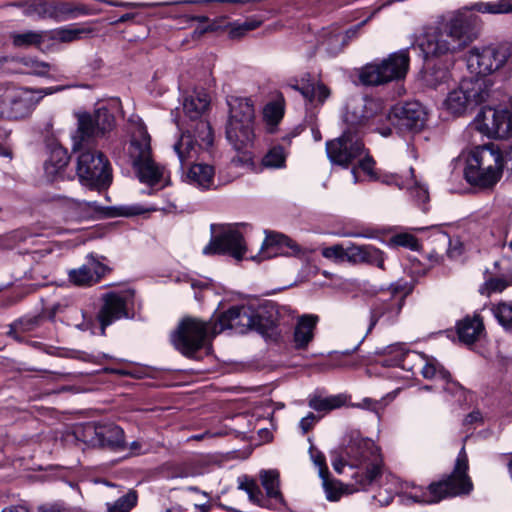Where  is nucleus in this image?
Segmentation results:
<instances>
[{
  "mask_svg": "<svg viewBox=\"0 0 512 512\" xmlns=\"http://www.w3.org/2000/svg\"><path fill=\"white\" fill-rule=\"evenodd\" d=\"M348 465L347 457H344V450L342 449L339 456L335 457L332 461V466L337 473H342L343 468Z\"/></svg>",
  "mask_w": 512,
  "mask_h": 512,
  "instance_id": "62",
  "label": "nucleus"
},
{
  "mask_svg": "<svg viewBox=\"0 0 512 512\" xmlns=\"http://www.w3.org/2000/svg\"><path fill=\"white\" fill-rule=\"evenodd\" d=\"M2 240L4 242L5 249H12L18 243L26 240L27 233L23 230H15L5 235H1Z\"/></svg>",
  "mask_w": 512,
  "mask_h": 512,
  "instance_id": "54",
  "label": "nucleus"
},
{
  "mask_svg": "<svg viewBox=\"0 0 512 512\" xmlns=\"http://www.w3.org/2000/svg\"><path fill=\"white\" fill-rule=\"evenodd\" d=\"M23 64L32 70V73L38 76L47 75L50 65L46 62L38 61L36 59H23Z\"/></svg>",
  "mask_w": 512,
  "mask_h": 512,
  "instance_id": "58",
  "label": "nucleus"
},
{
  "mask_svg": "<svg viewBox=\"0 0 512 512\" xmlns=\"http://www.w3.org/2000/svg\"><path fill=\"white\" fill-rule=\"evenodd\" d=\"M346 45V36L342 31H333L327 34L326 38L321 43V48L331 55H336L342 51Z\"/></svg>",
  "mask_w": 512,
  "mask_h": 512,
  "instance_id": "45",
  "label": "nucleus"
},
{
  "mask_svg": "<svg viewBox=\"0 0 512 512\" xmlns=\"http://www.w3.org/2000/svg\"><path fill=\"white\" fill-rule=\"evenodd\" d=\"M484 332V325L479 315L467 316L457 324V334L463 343L472 344L477 341Z\"/></svg>",
  "mask_w": 512,
  "mask_h": 512,
  "instance_id": "31",
  "label": "nucleus"
},
{
  "mask_svg": "<svg viewBox=\"0 0 512 512\" xmlns=\"http://www.w3.org/2000/svg\"><path fill=\"white\" fill-rule=\"evenodd\" d=\"M211 230L214 236L203 248L204 255L228 254L237 261L244 258L247 252L246 242L235 226L212 224Z\"/></svg>",
  "mask_w": 512,
  "mask_h": 512,
  "instance_id": "15",
  "label": "nucleus"
},
{
  "mask_svg": "<svg viewBox=\"0 0 512 512\" xmlns=\"http://www.w3.org/2000/svg\"><path fill=\"white\" fill-rule=\"evenodd\" d=\"M352 406L373 411L379 416V411L381 409V402L372 400L371 398H365L360 403L353 404Z\"/></svg>",
  "mask_w": 512,
  "mask_h": 512,
  "instance_id": "60",
  "label": "nucleus"
},
{
  "mask_svg": "<svg viewBox=\"0 0 512 512\" xmlns=\"http://www.w3.org/2000/svg\"><path fill=\"white\" fill-rule=\"evenodd\" d=\"M343 450L349 466L357 468L351 477L360 488L369 487L381 475L382 456L371 439L352 432Z\"/></svg>",
  "mask_w": 512,
  "mask_h": 512,
  "instance_id": "6",
  "label": "nucleus"
},
{
  "mask_svg": "<svg viewBox=\"0 0 512 512\" xmlns=\"http://www.w3.org/2000/svg\"><path fill=\"white\" fill-rule=\"evenodd\" d=\"M321 255L335 263L347 262V246L335 244L330 247H325L321 250Z\"/></svg>",
  "mask_w": 512,
  "mask_h": 512,
  "instance_id": "50",
  "label": "nucleus"
},
{
  "mask_svg": "<svg viewBox=\"0 0 512 512\" xmlns=\"http://www.w3.org/2000/svg\"><path fill=\"white\" fill-rule=\"evenodd\" d=\"M503 166V156L498 149L488 145L476 147L467 159L464 176L473 186L491 188L500 180Z\"/></svg>",
  "mask_w": 512,
  "mask_h": 512,
  "instance_id": "8",
  "label": "nucleus"
},
{
  "mask_svg": "<svg viewBox=\"0 0 512 512\" xmlns=\"http://www.w3.org/2000/svg\"><path fill=\"white\" fill-rule=\"evenodd\" d=\"M403 303L404 294L400 291L399 286L393 285L389 291L377 296L371 305L370 329L381 318L393 321L401 311Z\"/></svg>",
  "mask_w": 512,
  "mask_h": 512,
  "instance_id": "20",
  "label": "nucleus"
},
{
  "mask_svg": "<svg viewBox=\"0 0 512 512\" xmlns=\"http://www.w3.org/2000/svg\"><path fill=\"white\" fill-rule=\"evenodd\" d=\"M318 318L313 315H304L299 318L294 331V344L297 349H304L314 337V329Z\"/></svg>",
  "mask_w": 512,
  "mask_h": 512,
  "instance_id": "33",
  "label": "nucleus"
},
{
  "mask_svg": "<svg viewBox=\"0 0 512 512\" xmlns=\"http://www.w3.org/2000/svg\"><path fill=\"white\" fill-rule=\"evenodd\" d=\"M410 57L407 50L391 53L380 63L364 66L360 72V80L365 85H381L391 81H399L406 77L409 70Z\"/></svg>",
  "mask_w": 512,
  "mask_h": 512,
  "instance_id": "12",
  "label": "nucleus"
},
{
  "mask_svg": "<svg viewBox=\"0 0 512 512\" xmlns=\"http://www.w3.org/2000/svg\"><path fill=\"white\" fill-rule=\"evenodd\" d=\"M465 9V19L469 23L468 13L470 11H477L482 14L500 15L512 13V0H497L494 2H476L471 5L463 6Z\"/></svg>",
  "mask_w": 512,
  "mask_h": 512,
  "instance_id": "35",
  "label": "nucleus"
},
{
  "mask_svg": "<svg viewBox=\"0 0 512 512\" xmlns=\"http://www.w3.org/2000/svg\"><path fill=\"white\" fill-rule=\"evenodd\" d=\"M321 479L325 497L330 502H337L344 495H349L356 491L366 489L360 488V486L355 482L354 484H344L339 480L329 478V475Z\"/></svg>",
  "mask_w": 512,
  "mask_h": 512,
  "instance_id": "32",
  "label": "nucleus"
},
{
  "mask_svg": "<svg viewBox=\"0 0 512 512\" xmlns=\"http://www.w3.org/2000/svg\"><path fill=\"white\" fill-rule=\"evenodd\" d=\"M97 443L114 451H122L125 449L124 431L117 425H106L95 429Z\"/></svg>",
  "mask_w": 512,
  "mask_h": 512,
  "instance_id": "29",
  "label": "nucleus"
},
{
  "mask_svg": "<svg viewBox=\"0 0 512 512\" xmlns=\"http://www.w3.org/2000/svg\"><path fill=\"white\" fill-rule=\"evenodd\" d=\"M210 97L206 92H197L188 96L183 103V110L187 117L196 124L201 115L208 109ZM193 125L192 127H194Z\"/></svg>",
  "mask_w": 512,
  "mask_h": 512,
  "instance_id": "34",
  "label": "nucleus"
},
{
  "mask_svg": "<svg viewBox=\"0 0 512 512\" xmlns=\"http://www.w3.org/2000/svg\"><path fill=\"white\" fill-rule=\"evenodd\" d=\"M326 152L332 163L347 167L364 154V144L357 131L345 129L340 137L326 143Z\"/></svg>",
  "mask_w": 512,
  "mask_h": 512,
  "instance_id": "16",
  "label": "nucleus"
},
{
  "mask_svg": "<svg viewBox=\"0 0 512 512\" xmlns=\"http://www.w3.org/2000/svg\"><path fill=\"white\" fill-rule=\"evenodd\" d=\"M48 34L45 30H27L24 32H13L10 35L12 44L16 48H40L47 38Z\"/></svg>",
  "mask_w": 512,
  "mask_h": 512,
  "instance_id": "36",
  "label": "nucleus"
},
{
  "mask_svg": "<svg viewBox=\"0 0 512 512\" xmlns=\"http://www.w3.org/2000/svg\"><path fill=\"white\" fill-rule=\"evenodd\" d=\"M213 143L211 126L206 120H199L194 127L187 129L174 144L180 165H190L198 157L200 149H206Z\"/></svg>",
  "mask_w": 512,
  "mask_h": 512,
  "instance_id": "14",
  "label": "nucleus"
},
{
  "mask_svg": "<svg viewBox=\"0 0 512 512\" xmlns=\"http://www.w3.org/2000/svg\"><path fill=\"white\" fill-rule=\"evenodd\" d=\"M2 512H29V510L25 506L15 505L4 508Z\"/></svg>",
  "mask_w": 512,
  "mask_h": 512,
  "instance_id": "64",
  "label": "nucleus"
},
{
  "mask_svg": "<svg viewBox=\"0 0 512 512\" xmlns=\"http://www.w3.org/2000/svg\"><path fill=\"white\" fill-rule=\"evenodd\" d=\"M392 242L401 247H406L412 250H416L418 248L417 239L408 233L397 234L392 238Z\"/></svg>",
  "mask_w": 512,
  "mask_h": 512,
  "instance_id": "57",
  "label": "nucleus"
},
{
  "mask_svg": "<svg viewBox=\"0 0 512 512\" xmlns=\"http://www.w3.org/2000/svg\"><path fill=\"white\" fill-rule=\"evenodd\" d=\"M471 78H487L505 67L512 70V48L507 43L472 47L466 55Z\"/></svg>",
  "mask_w": 512,
  "mask_h": 512,
  "instance_id": "10",
  "label": "nucleus"
},
{
  "mask_svg": "<svg viewBox=\"0 0 512 512\" xmlns=\"http://www.w3.org/2000/svg\"><path fill=\"white\" fill-rule=\"evenodd\" d=\"M259 477L267 497L277 503H283V496L279 488V472L277 470H262L259 473Z\"/></svg>",
  "mask_w": 512,
  "mask_h": 512,
  "instance_id": "38",
  "label": "nucleus"
},
{
  "mask_svg": "<svg viewBox=\"0 0 512 512\" xmlns=\"http://www.w3.org/2000/svg\"><path fill=\"white\" fill-rule=\"evenodd\" d=\"M385 353L388 355L397 354L399 356V358L379 360V363L385 367L397 366L414 373L416 369L420 370L425 363V354L409 350L404 343H395L385 347Z\"/></svg>",
  "mask_w": 512,
  "mask_h": 512,
  "instance_id": "21",
  "label": "nucleus"
},
{
  "mask_svg": "<svg viewBox=\"0 0 512 512\" xmlns=\"http://www.w3.org/2000/svg\"><path fill=\"white\" fill-rule=\"evenodd\" d=\"M389 119L401 131L418 132L426 123L427 113L419 102H406L395 106Z\"/></svg>",
  "mask_w": 512,
  "mask_h": 512,
  "instance_id": "19",
  "label": "nucleus"
},
{
  "mask_svg": "<svg viewBox=\"0 0 512 512\" xmlns=\"http://www.w3.org/2000/svg\"><path fill=\"white\" fill-rule=\"evenodd\" d=\"M39 323L40 317L38 316L19 319L10 325L7 334L15 340L21 341L22 338L19 335L34 330Z\"/></svg>",
  "mask_w": 512,
  "mask_h": 512,
  "instance_id": "44",
  "label": "nucleus"
},
{
  "mask_svg": "<svg viewBox=\"0 0 512 512\" xmlns=\"http://www.w3.org/2000/svg\"><path fill=\"white\" fill-rule=\"evenodd\" d=\"M378 106V103L373 99L351 98L346 104V111L343 116L344 122L348 126L346 129L356 131L358 126L363 125L375 115Z\"/></svg>",
  "mask_w": 512,
  "mask_h": 512,
  "instance_id": "22",
  "label": "nucleus"
},
{
  "mask_svg": "<svg viewBox=\"0 0 512 512\" xmlns=\"http://www.w3.org/2000/svg\"><path fill=\"white\" fill-rule=\"evenodd\" d=\"M433 237L436 242L442 245L443 249L446 250L449 257H455L457 254L460 253L456 251V246L453 249L450 248L452 246V240L447 233L437 229Z\"/></svg>",
  "mask_w": 512,
  "mask_h": 512,
  "instance_id": "56",
  "label": "nucleus"
},
{
  "mask_svg": "<svg viewBox=\"0 0 512 512\" xmlns=\"http://www.w3.org/2000/svg\"><path fill=\"white\" fill-rule=\"evenodd\" d=\"M347 262L352 265L369 264L384 269V255L381 250L372 245H347Z\"/></svg>",
  "mask_w": 512,
  "mask_h": 512,
  "instance_id": "25",
  "label": "nucleus"
},
{
  "mask_svg": "<svg viewBox=\"0 0 512 512\" xmlns=\"http://www.w3.org/2000/svg\"><path fill=\"white\" fill-rule=\"evenodd\" d=\"M229 117L226 138L238 152L246 153L255 140V109L250 99L231 96L227 99Z\"/></svg>",
  "mask_w": 512,
  "mask_h": 512,
  "instance_id": "7",
  "label": "nucleus"
},
{
  "mask_svg": "<svg viewBox=\"0 0 512 512\" xmlns=\"http://www.w3.org/2000/svg\"><path fill=\"white\" fill-rule=\"evenodd\" d=\"M133 297L134 294L130 290L109 292L103 296V305L97 314L101 335H105L106 328L113 322L129 316L128 311L133 304Z\"/></svg>",
  "mask_w": 512,
  "mask_h": 512,
  "instance_id": "18",
  "label": "nucleus"
},
{
  "mask_svg": "<svg viewBox=\"0 0 512 512\" xmlns=\"http://www.w3.org/2000/svg\"><path fill=\"white\" fill-rule=\"evenodd\" d=\"M450 80V73L446 69H433L425 76V81L432 88H439Z\"/></svg>",
  "mask_w": 512,
  "mask_h": 512,
  "instance_id": "51",
  "label": "nucleus"
},
{
  "mask_svg": "<svg viewBox=\"0 0 512 512\" xmlns=\"http://www.w3.org/2000/svg\"><path fill=\"white\" fill-rule=\"evenodd\" d=\"M490 78H465L451 90L443 101V108L452 115H462L469 107L494 100L498 92L492 89Z\"/></svg>",
  "mask_w": 512,
  "mask_h": 512,
  "instance_id": "9",
  "label": "nucleus"
},
{
  "mask_svg": "<svg viewBox=\"0 0 512 512\" xmlns=\"http://www.w3.org/2000/svg\"><path fill=\"white\" fill-rule=\"evenodd\" d=\"M468 467L467 454L462 448L450 475L431 483L426 488L413 486L410 491L405 492L404 497L414 503L430 505L449 497L469 494L473 489V483L467 474Z\"/></svg>",
  "mask_w": 512,
  "mask_h": 512,
  "instance_id": "4",
  "label": "nucleus"
},
{
  "mask_svg": "<svg viewBox=\"0 0 512 512\" xmlns=\"http://www.w3.org/2000/svg\"><path fill=\"white\" fill-rule=\"evenodd\" d=\"M23 7V14L27 17L49 19V3L45 1L18 4Z\"/></svg>",
  "mask_w": 512,
  "mask_h": 512,
  "instance_id": "46",
  "label": "nucleus"
},
{
  "mask_svg": "<svg viewBox=\"0 0 512 512\" xmlns=\"http://www.w3.org/2000/svg\"><path fill=\"white\" fill-rule=\"evenodd\" d=\"M92 31L93 30L91 28L86 27H61L47 31V38L49 40H56L63 43H69L81 39L83 35L91 34Z\"/></svg>",
  "mask_w": 512,
  "mask_h": 512,
  "instance_id": "39",
  "label": "nucleus"
},
{
  "mask_svg": "<svg viewBox=\"0 0 512 512\" xmlns=\"http://www.w3.org/2000/svg\"><path fill=\"white\" fill-rule=\"evenodd\" d=\"M238 488L244 490L248 494L249 500L252 503L259 506H266L263 493L254 479L248 478L246 476L239 478Z\"/></svg>",
  "mask_w": 512,
  "mask_h": 512,
  "instance_id": "42",
  "label": "nucleus"
},
{
  "mask_svg": "<svg viewBox=\"0 0 512 512\" xmlns=\"http://www.w3.org/2000/svg\"><path fill=\"white\" fill-rule=\"evenodd\" d=\"M357 159L359 160L358 168L366 173L370 180H378V177L373 170L375 164L373 159L365 153Z\"/></svg>",
  "mask_w": 512,
  "mask_h": 512,
  "instance_id": "59",
  "label": "nucleus"
},
{
  "mask_svg": "<svg viewBox=\"0 0 512 512\" xmlns=\"http://www.w3.org/2000/svg\"><path fill=\"white\" fill-rule=\"evenodd\" d=\"M49 11V19H53L56 22L74 19L81 15H92L97 13V11L88 8L86 5H73L68 2L49 3Z\"/></svg>",
  "mask_w": 512,
  "mask_h": 512,
  "instance_id": "30",
  "label": "nucleus"
},
{
  "mask_svg": "<svg viewBox=\"0 0 512 512\" xmlns=\"http://www.w3.org/2000/svg\"><path fill=\"white\" fill-rule=\"evenodd\" d=\"M184 180L201 190L212 189L215 187V169L207 163H191Z\"/></svg>",
  "mask_w": 512,
  "mask_h": 512,
  "instance_id": "27",
  "label": "nucleus"
},
{
  "mask_svg": "<svg viewBox=\"0 0 512 512\" xmlns=\"http://www.w3.org/2000/svg\"><path fill=\"white\" fill-rule=\"evenodd\" d=\"M309 452H310V456H311L313 463L319 470L320 478H324V477L328 476L329 472H328V467L326 465V459H325L324 454L322 452L316 450L314 447H310Z\"/></svg>",
  "mask_w": 512,
  "mask_h": 512,
  "instance_id": "55",
  "label": "nucleus"
},
{
  "mask_svg": "<svg viewBox=\"0 0 512 512\" xmlns=\"http://www.w3.org/2000/svg\"><path fill=\"white\" fill-rule=\"evenodd\" d=\"M68 161L67 151L62 147H54L50 152L49 159L45 162V171L49 176H55L67 166Z\"/></svg>",
  "mask_w": 512,
  "mask_h": 512,
  "instance_id": "40",
  "label": "nucleus"
},
{
  "mask_svg": "<svg viewBox=\"0 0 512 512\" xmlns=\"http://www.w3.org/2000/svg\"><path fill=\"white\" fill-rule=\"evenodd\" d=\"M288 86L299 91L302 96L310 102L317 100L322 104L330 96V89L320 81L307 83L302 86L298 84H289Z\"/></svg>",
  "mask_w": 512,
  "mask_h": 512,
  "instance_id": "37",
  "label": "nucleus"
},
{
  "mask_svg": "<svg viewBox=\"0 0 512 512\" xmlns=\"http://www.w3.org/2000/svg\"><path fill=\"white\" fill-rule=\"evenodd\" d=\"M464 12L465 9H458L447 21L425 29L417 40L425 57L456 54L473 41Z\"/></svg>",
  "mask_w": 512,
  "mask_h": 512,
  "instance_id": "2",
  "label": "nucleus"
},
{
  "mask_svg": "<svg viewBox=\"0 0 512 512\" xmlns=\"http://www.w3.org/2000/svg\"><path fill=\"white\" fill-rule=\"evenodd\" d=\"M283 106L280 102L268 103L263 110V118L270 126H275L283 117Z\"/></svg>",
  "mask_w": 512,
  "mask_h": 512,
  "instance_id": "49",
  "label": "nucleus"
},
{
  "mask_svg": "<svg viewBox=\"0 0 512 512\" xmlns=\"http://www.w3.org/2000/svg\"><path fill=\"white\" fill-rule=\"evenodd\" d=\"M511 277H495L485 283V291L489 295L494 292H502L511 285Z\"/></svg>",
  "mask_w": 512,
  "mask_h": 512,
  "instance_id": "53",
  "label": "nucleus"
},
{
  "mask_svg": "<svg viewBox=\"0 0 512 512\" xmlns=\"http://www.w3.org/2000/svg\"><path fill=\"white\" fill-rule=\"evenodd\" d=\"M129 124L131 140L128 153L139 181L149 186H165V168L153 160L151 138L146 126L138 116L131 117Z\"/></svg>",
  "mask_w": 512,
  "mask_h": 512,
  "instance_id": "5",
  "label": "nucleus"
},
{
  "mask_svg": "<svg viewBox=\"0 0 512 512\" xmlns=\"http://www.w3.org/2000/svg\"><path fill=\"white\" fill-rule=\"evenodd\" d=\"M286 158V150L282 146L276 145L264 155L262 165L266 168L281 169L285 167Z\"/></svg>",
  "mask_w": 512,
  "mask_h": 512,
  "instance_id": "43",
  "label": "nucleus"
},
{
  "mask_svg": "<svg viewBox=\"0 0 512 512\" xmlns=\"http://www.w3.org/2000/svg\"><path fill=\"white\" fill-rule=\"evenodd\" d=\"M214 321L204 322L197 318H184L178 329L172 335V341L177 350L191 357L201 349L207 337L212 335Z\"/></svg>",
  "mask_w": 512,
  "mask_h": 512,
  "instance_id": "13",
  "label": "nucleus"
},
{
  "mask_svg": "<svg viewBox=\"0 0 512 512\" xmlns=\"http://www.w3.org/2000/svg\"><path fill=\"white\" fill-rule=\"evenodd\" d=\"M77 129L72 135V149L79 151L77 175L80 182L91 188L107 187L112 181L111 168L105 156L91 147L96 138L110 132L115 125L114 115L105 107L93 113H76Z\"/></svg>",
  "mask_w": 512,
  "mask_h": 512,
  "instance_id": "1",
  "label": "nucleus"
},
{
  "mask_svg": "<svg viewBox=\"0 0 512 512\" xmlns=\"http://www.w3.org/2000/svg\"><path fill=\"white\" fill-rule=\"evenodd\" d=\"M408 173L409 176L405 178L398 174L385 175L381 181L389 185L394 184L400 189H407L410 195L418 202H427L429 200V193L426 185L415 177L413 168H410Z\"/></svg>",
  "mask_w": 512,
  "mask_h": 512,
  "instance_id": "26",
  "label": "nucleus"
},
{
  "mask_svg": "<svg viewBox=\"0 0 512 512\" xmlns=\"http://www.w3.org/2000/svg\"><path fill=\"white\" fill-rule=\"evenodd\" d=\"M492 311L502 326L512 330V302L500 303L495 306Z\"/></svg>",
  "mask_w": 512,
  "mask_h": 512,
  "instance_id": "48",
  "label": "nucleus"
},
{
  "mask_svg": "<svg viewBox=\"0 0 512 512\" xmlns=\"http://www.w3.org/2000/svg\"><path fill=\"white\" fill-rule=\"evenodd\" d=\"M299 253L301 248L294 240L281 233L269 232L266 234L261 252L251 259L261 261L277 254L293 256Z\"/></svg>",
  "mask_w": 512,
  "mask_h": 512,
  "instance_id": "23",
  "label": "nucleus"
},
{
  "mask_svg": "<svg viewBox=\"0 0 512 512\" xmlns=\"http://www.w3.org/2000/svg\"><path fill=\"white\" fill-rule=\"evenodd\" d=\"M261 25V21L256 19H248L243 23H233L230 29V36L238 38L243 36L246 32L254 30Z\"/></svg>",
  "mask_w": 512,
  "mask_h": 512,
  "instance_id": "52",
  "label": "nucleus"
},
{
  "mask_svg": "<svg viewBox=\"0 0 512 512\" xmlns=\"http://www.w3.org/2000/svg\"><path fill=\"white\" fill-rule=\"evenodd\" d=\"M64 86L41 89L10 88L0 95V118L17 120L29 116L40 100L64 90Z\"/></svg>",
  "mask_w": 512,
  "mask_h": 512,
  "instance_id": "11",
  "label": "nucleus"
},
{
  "mask_svg": "<svg viewBox=\"0 0 512 512\" xmlns=\"http://www.w3.org/2000/svg\"><path fill=\"white\" fill-rule=\"evenodd\" d=\"M107 267L93 255L87 257L86 262L79 268L69 271V280L77 286H92L105 275Z\"/></svg>",
  "mask_w": 512,
  "mask_h": 512,
  "instance_id": "24",
  "label": "nucleus"
},
{
  "mask_svg": "<svg viewBox=\"0 0 512 512\" xmlns=\"http://www.w3.org/2000/svg\"><path fill=\"white\" fill-rule=\"evenodd\" d=\"M276 320L272 304L250 303L232 306L214 320L212 336L225 330H233L238 334L255 330L260 334H266L276 325Z\"/></svg>",
  "mask_w": 512,
  "mask_h": 512,
  "instance_id": "3",
  "label": "nucleus"
},
{
  "mask_svg": "<svg viewBox=\"0 0 512 512\" xmlns=\"http://www.w3.org/2000/svg\"><path fill=\"white\" fill-rule=\"evenodd\" d=\"M475 128L490 138L505 139L512 136V113L491 106L481 109L474 120Z\"/></svg>",
  "mask_w": 512,
  "mask_h": 512,
  "instance_id": "17",
  "label": "nucleus"
},
{
  "mask_svg": "<svg viewBox=\"0 0 512 512\" xmlns=\"http://www.w3.org/2000/svg\"><path fill=\"white\" fill-rule=\"evenodd\" d=\"M318 421L317 417L313 413H309L307 416L300 420L299 426L303 433H307Z\"/></svg>",
  "mask_w": 512,
  "mask_h": 512,
  "instance_id": "61",
  "label": "nucleus"
},
{
  "mask_svg": "<svg viewBox=\"0 0 512 512\" xmlns=\"http://www.w3.org/2000/svg\"><path fill=\"white\" fill-rule=\"evenodd\" d=\"M136 503V492L129 491L126 495L116 500L112 505L108 504V512H130Z\"/></svg>",
  "mask_w": 512,
  "mask_h": 512,
  "instance_id": "47",
  "label": "nucleus"
},
{
  "mask_svg": "<svg viewBox=\"0 0 512 512\" xmlns=\"http://www.w3.org/2000/svg\"><path fill=\"white\" fill-rule=\"evenodd\" d=\"M345 396L334 395L329 397H313L309 400V407L319 412H327L333 409L340 408L345 404Z\"/></svg>",
  "mask_w": 512,
  "mask_h": 512,
  "instance_id": "41",
  "label": "nucleus"
},
{
  "mask_svg": "<svg viewBox=\"0 0 512 512\" xmlns=\"http://www.w3.org/2000/svg\"><path fill=\"white\" fill-rule=\"evenodd\" d=\"M81 208H87L94 212L101 211L102 207L96 201H80L77 203Z\"/></svg>",
  "mask_w": 512,
  "mask_h": 512,
  "instance_id": "63",
  "label": "nucleus"
},
{
  "mask_svg": "<svg viewBox=\"0 0 512 512\" xmlns=\"http://www.w3.org/2000/svg\"><path fill=\"white\" fill-rule=\"evenodd\" d=\"M421 375L425 379H436L443 382L441 388L445 392L454 393L459 389L457 383L450 380V373L432 356L425 357V363L420 369Z\"/></svg>",
  "mask_w": 512,
  "mask_h": 512,
  "instance_id": "28",
  "label": "nucleus"
}]
</instances>
